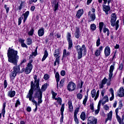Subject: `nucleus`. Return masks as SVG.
<instances>
[{
  "label": "nucleus",
  "mask_w": 124,
  "mask_h": 124,
  "mask_svg": "<svg viewBox=\"0 0 124 124\" xmlns=\"http://www.w3.org/2000/svg\"><path fill=\"white\" fill-rule=\"evenodd\" d=\"M7 57L8 58V62L15 65L13 67V72L16 74L20 73V65H17V63L19 60L18 51L15 50L11 47H9L7 50Z\"/></svg>",
  "instance_id": "f257e3e1"
},
{
  "label": "nucleus",
  "mask_w": 124,
  "mask_h": 124,
  "mask_svg": "<svg viewBox=\"0 0 124 124\" xmlns=\"http://www.w3.org/2000/svg\"><path fill=\"white\" fill-rule=\"evenodd\" d=\"M34 89L37 91L36 93L35 94V97H37L38 98V105H39L42 103V92L39 87V82H40V79L37 78V76L34 75Z\"/></svg>",
  "instance_id": "f03ea898"
},
{
  "label": "nucleus",
  "mask_w": 124,
  "mask_h": 124,
  "mask_svg": "<svg viewBox=\"0 0 124 124\" xmlns=\"http://www.w3.org/2000/svg\"><path fill=\"white\" fill-rule=\"evenodd\" d=\"M33 90H34V83L33 81H32L31 82V89L29 90L26 97L29 99L30 101H31L33 104H35L36 108L34 109V112H36V111H37V102L34 100V97H32Z\"/></svg>",
  "instance_id": "7ed1b4c3"
},
{
  "label": "nucleus",
  "mask_w": 124,
  "mask_h": 124,
  "mask_svg": "<svg viewBox=\"0 0 124 124\" xmlns=\"http://www.w3.org/2000/svg\"><path fill=\"white\" fill-rule=\"evenodd\" d=\"M114 70L115 63H113V64L110 66L108 75V80L109 81L107 83V86H110V85H111V83L110 82H111V79L113 77V71H114Z\"/></svg>",
  "instance_id": "20e7f679"
},
{
  "label": "nucleus",
  "mask_w": 124,
  "mask_h": 124,
  "mask_svg": "<svg viewBox=\"0 0 124 124\" xmlns=\"http://www.w3.org/2000/svg\"><path fill=\"white\" fill-rule=\"evenodd\" d=\"M32 60H30L27 67L25 68V74H30V72H31V70H32Z\"/></svg>",
  "instance_id": "39448f33"
},
{
  "label": "nucleus",
  "mask_w": 124,
  "mask_h": 124,
  "mask_svg": "<svg viewBox=\"0 0 124 124\" xmlns=\"http://www.w3.org/2000/svg\"><path fill=\"white\" fill-rule=\"evenodd\" d=\"M67 40L68 43V50H71L72 47H73V43L72 42V39H71V34L68 32L67 35Z\"/></svg>",
  "instance_id": "423d86ee"
},
{
  "label": "nucleus",
  "mask_w": 124,
  "mask_h": 124,
  "mask_svg": "<svg viewBox=\"0 0 124 124\" xmlns=\"http://www.w3.org/2000/svg\"><path fill=\"white\" fill-rule=\"evenodd\" d=\"M67 89L69 92H73V91H75L76 89V84L72 81H70L68 84Z\"/></svg>",
  "instance_id": "0eeeda50"
},
{
  "label": "nucleus",
  "mask_w": 124,
  "mask_h": 124,
  "mask_svg": "<svg viewBox=\"0 0 124 124\" xmlns=\"http://www.w3.org/2000/svg\"><path fill=\"white\" fill-rule=\"evenodd\" d=\"M91 96L93 98H94V100H96L97 98H98V96H99V90H98L96 92V90L95 89H93L91 91Z\"/></svg>",
  "instance_id": "6e6552de"
},
{
  "label": "nucleus",
  "mask_w": 124,
  "mask_h": 124,
  "mask_svg": "<svg viewBox=\"0 0 124 124\" xmlns=\"http://www.w3.org/2000/svg\"><path fill=\"white\" fill-rule=\"evenodd\" d=\"M116 21H117V16L115 13H112L110 16V23L112 27H115Z\"/></svg>",
  "instance_id": "1a4fd4ad"
},
{
  "label": "nucleus",
  "mask_w": 124,
  "mask_h": 124,
  "mask_svg": "<svg viewBox=\"0 0 124 124\" xmlns=\"http://www.w3.org/2000/svg\"><path fill=\"white\" fill-rule=\"evenodd\" d=\"M76 49L78 52L80 51L81 53H86L87 52V48H86V46L83 45L81 47L80 46H76Z\"/></svg>",
  "instance_id": "9d476101"
},
{
  "label": "nucleus",
  "mask_w": 124,
  "mask_h": 124,
  "mask_svg": "<svg viewBox=\"0 0 124 124\" xmlns=\"http://www.w3.org/2000/svg\"><path fill=\"white\" fill-rule=\"evenodd\" d=\"M97 124V119L93 116H90L88 118L87 124Z\"/></svg>",
  "instance_id": "9b49d317"
},
{
  "label": "nucleus",
  "mask_w": 124,
  "mask_h": 124,
  "mask_svg": "<svg viewBox=\"0 0 124 124\" xmlns=\"http://www.w3.org/2000/svg\"><path fill=\"white\" fill-rule=\"evenodd\" d=\"M102 6L103 11L105 12L106 15H108V14H109L108 12H109V11H110V10H111V7H110V6L104 4H103Z\"/></svg>",
  "instance_id": "f8f14e48"
},
{
  "label": "nucleus",
  "mask_w": 124,
  "mask_h": 124,
  "mask_svg": "<svg viewBox=\"0 0 124 124\" xmlns=\"http://www.w3.org/2000/svg\"><path fill=\"white\" fill-rule=\"evenodd\" d=\"M104 54L106 58L110 56V54H111V49H110V47L107 46L105 48Z\"/></svg>",
  "instance_id": "ddd939ff"
},
{
  "label": "nucleus",
  "mask_w": 124,
  "mask_h": 124,
  "mask_svg": "<svg viewBox=\"0 0 124 124\" xmlns=\"http://www.w3.org/2000/svg\"><path fill=\"white\" fill-rule=\"evenodd\" d=\"M60 111L61 112V117L60 119V123H62V122H63V112L64 111V104H62V105Z\"/></svg>",
  "instance_id": "4468645a"
},
{
  "label": "nucleus",
  "mask_w": 124,
  "mask_h": 124,
  "mask_svg": "<svg viewBox=\"0 0 124 124\" xmlns=\"http://www.w3.org/2000/svg\"><path fill=\"white\" fill-rule=\"evenodd\" d=\"M83 14H84V10H83V9H79L78 11L76 17L78 18V19H80Z\"/></svg>",
  "instance_id": "2eb2a0df"
},
{
  "label": "nucleus",
  "mask_w": 124,
  "mask_h": 124,
  "mask_svg": "<svg viewBox=\"0 0 124 124\" xmlns=\"http://www.w3.org/2000/svg\"><path fill=\"white\" fill-rule=\"evenodd\" d=\"M107 81H108V79L106 78H104L99 85V89H103L104 88V85L107 83Z\"/></svg>",
  "instance_id": "dca6fc26"
},
{
  "label": "nucleus",
  "mask_w": 124,
  "mask_h": 124,
  "mask_svg": "<svg viewBox=\"0 0 124 124\" xmlns=\"http://www.w3.org/2000/svg\"><path fill=\"white\" fill-rule=\"evenodd\" d=\"M119 109L118 108L115 109V114H116V119L119 124H122V118H121V117L119 116L118 114L119 113Z\"/></svg>",
  "instance_id": "f3484780"
},
{
  "label": "nucleus",
  "mask_w": 124,
  "mask_h": 124,
  "mask_svg": "<svg viewBox=\"0 0 124 124\" xmlns=\"http://www.w3.org/2000/svg\"><path fill=\"white\" fill-rule=\"evenodd\" d=\"M103 50V46H100L98 49L96 50L95 52V56L96 57H98V56H100V54L101 53L102 51Z\"/></svg>",
  "instance_id": "a211bd4d"
},
{
  "label": "nucleus",
  "mask_w": 124,
  "mask_h": 124,
  "mask_svg": "<svg viewBox=\"0 0 124 124\" xmlns=\"http://www.w3.org/2000/svg\"><path fill=\"white\" fill-rule=\"evenodd\" d=\"M88 16H89L90 18V21L93 22L94 20H95V14L93 13L92 14V12L89 11L88 12Z\"/></svg>",
  "instance_id": "6ab92c4d"
},
{
  "label": "nucleus",
  "mask_w": 124,
  "mask_h": 124,
  "mask_svg": "<svg viewBox=\"0 0 124 124\" xmlns=\"http://www.w3.org/2000/svg\"><path fill=\"white\" fill-rule=\"evenodd\" d=\"M60 54H61V51H60V49L58 48L55 50L53 55L55 58H56V59L57 58H58V59H60Z\"/></svg>",
  "instance_id": "aec40b11"
},
{
  "label": "nucleus",
  "mask_w": 124,
  "mask_h": 124,
  "mask_svg": "<svg viewBox=\"0 0 124 124\" xmlns=\"http://www.w3.org/2000/svg\"><path fill=\"white\" fill-rule=\"evenodd\" d=\"M75 37L76 38H79L80 37V28L78 27L76 28V31L75 32Z\"/></svg>",
  "instance_id": "412c9836"
},
{
  "label": "nucleus",
  "mask_w": 124,
  "mask_h": 124,
  "mask_svg": "<svg viewBox=\"0 0 124 124\" xmlns=\"http://www.w3.org/2000/svg\"><path fill=\"white\" fill-rule=\"evenodd\" d=\"M119 97H124V89L123 87H121L119 89V92L118 93Z\"/></svg>",
  "instance_id": "4be33fe9"
},
{
  "label": "nucleus",
  "mask_w": 124,
  "mask_h": 124,
  "mask_svg": "<svg viewBox=\"0 0 124 124\" xmlns=\"http://www.w3.org/2000/svg\"><path fill=\"white\" fill-rule=\"evenodd\" d=\"M113 115V111L111 110L108 114V117L105 120V123H107L108 121H111L112 120V115Z\"/></svg>",
  "instance_id": "5701e85b"
},
{
  "label": "nucleus",
  "mask_w": 124,
  "mask_h": 124,
  "mask_svg": "<svg viewBox=\"0 0 124 124\" xmlns=\"http://www.w3.org/2000/svg\"><path fill=\"white\" fill-rule=\"evenodd\" d=\"M15 94H16L15 91H9L8 92V96L9 97H14V96H15Z\"/></svg>",
  "instance_id": "b1692460"
},
{
  "label": "nucleus",
  "mask_w": 124,
  "mask_h": 124,
  "mask_svg": "<svg viewBox=\"0 0 124 124\" xmlns=\"http://www.w3.org/2000/svg\"><path fill=\"white\" fill-rule=\"evenodd\" d=\"M55 78L57 82V89H59V82H60V74L58 72H56L55 74Z\"/></svg>",
  "instance_id": "393cba45"
},
{
  "label": "nucleus",
  "mask_w": 124,
  "mask_h": 124,
  "mask_svg": "<svg viewBox=\"0 0 124 124\" xmlns=\"http://www.w3.org/2000/svg\"><path fill=\"white\" fill-rule=\"evenodd\" d=\"M71 52L67 51L66 49H64L63 50V56L62 58H66V57H68V56H70Z\"/></svg>",
  "instance_id": "a878e982"
},
{
  "label": "nucleus",
  "mask_w": 124,
  "mask_h": 124,
  "mask_svg": "<svg viewBox=\"0 0 124 124\" xmlns=\"http://www.w3.org/2000/svg\"><path fill=\"white\" fill-rule=\"evenodd\" d=\"M44 28H42L38 31V35L40 37L43 36L44 35Z\"/></svg>",
  "instance_id": "bb28decb"
},
{
  "label": "nucleus",
  "mask_w": 124,
  "mask_h": 124,
  "mask_svg": "<svg viewBox=\"0 0 124 124\" xmlns=\"http://www.w3.org/2000/svg\"><path fill=\"white\" fill-rule=\"evenodd\" d=\"M29 15H30V11H27L25 12V14L22 15V16H24V22H25L27 21V19H28V17H29Z\"/></svg>",
  "instance_id": "cd10ccee"
},
{
  "label": "nucleus",
  "mask_w": 124,
  "mask_h": 124,
  "mask_svg": "<svg viewBox=\"0 0 124 124\" xmlns=\"http://www.w3.org/2000/svg\"><path fill=\"white\" fill-rule=\"evenodd\" d=\"M16 76L17 74H16V73H15L13 71L11 72L9 75L10 78L12 80H14V79H15V77H16Z\"/></svg>",
  "instance_id": "c85d7f7f"
},
{
  "label": "nucleus",
  "mask_w": 124,
  "mask_h": 124,
  "mask_svg": "<svg viewBox=\"0 0 124 124\" xmlns=\"http://www.w3.org/2000/svg\"><path fill=\"white\" fill-rule=\"evenodd\" d=\"M48 55L49 54L48 53V51H47V50H45L44 55L42 59V62H44V61L47 59V57H48Z\"/></svg>",
  "instance_id": "c756f323"
},
{
  "label": "nucleus",
  "mask_w": 124,
  "mask_h": 124,
  "mask_svg": "<svg viewBox=\"0 0 124 124\" xmlns=\"http://www.w3.org/2000/svg\"><path fill=\"white\" fill-rule=\"evenodd\" d=\"M47 87H48V84L45 83L42 86L41 91L45 92L47 89Z\"/></svg>",
  "instance_id": "7c9ffc66"
},
{
  "label": "nucleus",
  "mask_w": 124,
  "mask_h": 124,
  "mask_svg": "<svg viewBox=\"0 0 124 124\" xmlns=\"http://www.w3.org/2000/svg\"><path fill=\"white\" fill-rule=\"evenodd\" d=\"M109 92L111 93V97L109 98V100L110 101H112V100L114 99V90H113L112 88H110Z\"/></svg>",
  "instance_id": "2f4dec72"
},
{
  "label": "nucleus",
  "mask_w": 124,
  "mask_h": 124,
  "mask_svg": "<svg viewBox=\"0 0 124 124\" xmlns=\"http://www.w3.org/2000/svg\"><path fill=\"white\" fill-rule=\"evenodd\" d=\"M68 104L70 112H72V111H73V106H72V102L70 101L68 102Z\"/></svg>",
  "instance_id": "473e14b6"
},
{
  "label": "nucleus",
  "mask_w": 124,
  "mask_h": 124,
  "mask_svg": "<svg viewBox=\"0 0 124 124\" xmlns=\"http://www.w3.org/2000/svg\"><path fill=\"white\" fill-rule=\"evenodd\" d=\"M80 119L82 120V121H85L86 120V113L85 112H82L80 114Z\"/></svg>",
  "instance_id": "72a5a7b5"
},
{
  "label": "nucleus",
  "mask_w": 124,
  "mask_h": 124,
  "mask_svg": "<svg viewBox=\"0 0 124 124\" xmlns=\"http://www.w3.org/2000/svg\"><path fill=\"white\" fill-rule=\"evenodd\" d=\"M104 26V23L103 22H100L99 23V31L100 33L102 32V29H103V26Z\"/></svg>",
  "instance_id": "f704fd0d"
},
{
  "label": "nucleus",
  "mask_w": 124,
  "mask_h": 124,
  "mask_svg": "<svg viewBox=\"0 0 124 124\" xmlns=\"http://www.w3.org/2000/svg\"><path fill=\"white\" fill-rule=\"evenodd\" d=\"M32 56H34V57L37 56V47L35 49L34 52H32V54L30 55L31 58H32Z\"/></svg>",
  "instance_id": "c9c22d12"
},
{
  "label": "nucleus",
  "mask_w": 124,
  "mask_h": 124,
  "mask_svg": "<svg viewBox=\"0 0 124 124\" xmlns=\"http://www.w3.org/2000/svg\"><path fill=\"white\" fill-rule=\"evenodd\" d=\"M24 5H25V1H21L20 5L18 6V9L21 10Z\"/></svg>",
  "instance_id": "e433bc0d"
},
{
  "label": "nucleus",
  "mask_w": 124,
  "mask_h": 124,
  "mask_svg": "<svg viewBox=\"0 0 124 124\" xmlns=\"http://www.w3.org/2000/svg\"><path fill=\"white\" fill-rule=\"evenodd\" d=\"M63 83H64V79L63 78L60 81V84H59V88H62V87H63Z\"/></svg>",
  "instance_id": "4c0bfd02"
},
{
  "label": "nucleus",
  "mask_w": 124,
  "mask_h": 124,
  "mask_svg": "<svg viewBox=\"0 0 124 124\" xmlns=\"http://www.w3.org/2000/svg\"><path fill=\"white\" fill-rule=\"evenodd\" d=\"M79 110H80V108H76L75 109L74 116H77V114H78L79 112Z\"/></svg>",
  "instance_id": "58836bf2"
},
{
  "label": "nucleus",
  "mask_w": 124,
  "mask_h": 124,
  "mask_svg": "<svg viewBox=\"0 0 124 124\" xmlns=\"http://www.w3.org/2000/svg\"><path fill=\"white\" fill-rule=\"evenodd\" d=\"M5 104H3V107L2 109V114L3 115V117H4V115H5Z\"/></svg>",
  "instance_id": "ea45409f"
},
{
  "label": "nucleus",
  "mask_w": 124,
  "mask_h": 124,
  "mask_svg": "<svg viewBox=\"0 0 124 124\" xmlns=\"http://www.w3.org/2000/svg\"><path fill=\"white\" fill-rule=\"evenodd\" d=\"M78 60H80V59H82V57H83V52H81V51H78Z\"/></svg>",
  "instance_id": "a19ab883"
},
{
  "label": "nucleus",
  "mask_w": 124,
  "mask_h": 124,
  "mask_svg": "<svg viewBox=\"0 0 124 124\" xmlns=\"http://www.w3.org/2000/svg\"><path fill=\"white\" fill-rule=\"evenodd\" d=\"M27 45H31V44H32V40H31V38H28L27 39Z\"/></svg>",
  "instance_id": "79ce46f5"
},
{
  "label": "nucleus",
  "mask_w": 124,
  "mask_h": 124,
  "mask_svg": "<svg viewBox=\"0 0 124 124\" xmlns=\"http://www.w3.org/2000/svg\"><path fill=\"white\" fill-rule=\"evenodd\" d=\"M77 97L78 99H79V100H81V99H82L83 98V94L80 93H78L77 94Z\"/></svg>",
  "instance_id": "37998d69"
},
{
  "label": "nucleus",
  "mask_w": 124,
  "mask_h": 124,
  "mask_svg": "<svg viewBox=\"0 0 124 124\" xmlns=\"http://www.w3.org/2000/svg\"><path fill=\"white\" fill-rule=\"evenodd\" d=\"M91 29L92 31H95V30H96V25H95L94 24H91Z\"/></svg>",
  "instance_id": "c03bdc74"
},
{
  "label": "nucleus",
  "mask_w": 124,
  "mask_h": 124,
  "mask_svg": "<svg viewBox=\"0 0 124 124\" xmlns=\"http://www.w3.org/2000/svg\"><path fill=\"white\" fill-rule=\"evenodd\" d=\"M93 102L90 103V109L92 110V112H93V111H94V107L93 106Z\"/></svg>",
  "instance_id": "a18cd8bd"
},
{
  "label": "nucleus",
  "mask_w": 124,
  "mask_h": 124,
  "mask_svg": "<svg viewBox=\"0 0 124 124\" xmlns=\"http://www.w3.org/2000/svg\"><path fill=\"white\" fill-rule=\"evenodd\" d=\"M57 62L58 64H60V59H59V58H56L55 61L54 63V66H56V65H57Z\"/></svg>",
  "instance_id": "49530a36"
},
{
  "label": "nucleus",
  "mask_w": 124,
  "mask_h": 124,
  "mask_svg": "<svg viewBox=\"0 0 124 124\" xmlns=\"http://www.w3.org/2000/svg\"><path fill=\"white\" fill-rule=\"evenodd\" d=\"M33 32H34V30L33 29H32L30 31H29L28 34L29 35L32 36V35H33Z\"/></svg>",
  "instance_id": "de8ad7c7"
},
{
  "label": "nucleus",
  "mask_w": 124,
  "mask_h": 124,
  "mask_svg": "<svg viewBox=\"0 0 124 124\" xmlns=\"http://www.w3.org/2000/svg\"><path fill=\"white\" fill-rule=\"evenodd\" d=\"M55 100H57V102L59 103L60 105H62V98L58 97V98H56Z\"/></svg>",
  "instance_id": "09e8293b"
},
{
  "label": "nucleus",
  "mask_w": 124,
  "mask_h": 124,
  "mask_svg": "<svg viewBox=\"0 0 124 124\" xmlns=\"http://www.w3.org/2000/svg\"><path fill=\"white\" fill-rule=\"evenodd\" d=\"M87 101H88V97L87 96H85L83 101V105H84V106H86V103H87Z\"/></svg>",
  "instance_id": "8fccbe9b"
},
{
  "label": "nucleus",
  "mask_w": 124,
  "mask_h": 124,
  "mask_svg": "<svg viewBox=\"0 0 124 124\" xmlns=\"http://www.w3.org/2000/svg\"><path fill=\"white\" fill-rule=\"evenodd\" d=\"M58 8H59V3H57L56 4H55L54 5V11L56 12L57 10H58Z\"/></svg>",
  "instance_id": "3c124183"
},
{
  "label": "nucleus",
  "mask_w": 124,
  "mask_h": 124,
  "mask_svg": "<svg viewBox=\"0 0 124 124\" xmlns=\"http://www.w3.org/2000/svg\"><path fill=\"white\" fill-rule=\"evenodd\" d=\"M96 46L98 47L100 45V38H98L96 41Z\"/></svg>",
  "instance_id": "603ef678"
},
{
  "label": "nucleus",
  "mask_w": 124,
  "mask_h": 124,
  "mask_svg": "<svg viewBox=\"0 0 124 124\" xmlns=\"http://www.w3.org/2000/svg\"><path fill=\"white\" fill-rule=\"evenodd\" d=\"M74 121L75 122V123L76 124H79V120H78L77 116H74Z\"/></svg>",
  "instance_id": "864d4df0"
},
{
  "label": "nucleus",
  "mask_w": 124,
  "mask_h": 124,
  "mask_svg": "<svg viewBox=\"0 0 124 124\" xmlns=\"http://www.w3.org/2000/svg\"><path fill=\"white\" fill-rule=\"evenodd\" d=\"M20 100L19 99H18L16 101V104H15V107L16 108L18 107V106L20 105Z\"/></svg>",
  "instance_id": "5fc2aeb1"
},
{
  "label": "nucleus",
  "mask_w": 124,
  "mask_h": 124,
  "mask_svg": "<svg viewBox=\"0 0 124 124\" xmlns=\"http://www.w3.org/2000/svg\"><path fill=\"white\" fill-rule=\"evenodd\" d=\"M123 67H124V63H120L119 66V70H123Z\"/></svg>",
  "instance_id": "6e6d98bb"
},
{
  "label": "nucleus",
  "mask_w": 124,
  "mask_h": 124,
  "mask_svg": "<svg viewBox=\"0 0 124 124\" xmlns=\"http://www.w3.org/2000/svg\"><path fill=\"white\" fill-rule=\"evenodd\" d=\"M4 8L6 10V13H8V12H9V7H7V5L6 4H5Z\"/></svg>",
  "instance_id": "4d7b16f0"
},
{
  "label": "nucleus",
  "mask_w": 124,
  "mask_h": 124,
  "mask_svg": "<svg viewBox=\"0 0 124 124\" xmlns=\"http://www.w3.org/2000/svg\"><path fill=\"white\" fill-rule=\"evenodd\" d=\"M24 19V17H20L18 18V26H20L21 25V23H22V20Z\"/></svg>",
  "instance_id": "13d9d810"
},
{
  "label": "nucleus",
  "mask_w": 124,
  "mask_h": 124,
  "mask_svg": "<svg viewBox=\"0 0 124 124\" xmlns=\"http://www.w3.org/2000/svg\"><path fill=\"white\" fill-rule=\"evenodd\" d=\"M109 31V29L108 28H106V27H104L103 29V31L104 33H106V32H108Z\"/></svg>",
  "instance_id": "bf43d9fd"
},
{
  "label": "nucleus",
  "mask_w": 124,
  "mask_h": 124,
  "mask_svg": "<svg viewBox=\"0 0 124 124\" xmlns=\"http://www.w3.org/2000/svg\"><path fill=\"white\" fill-rule=\"evenodd\" d=\"M52 94L53 98L55 99L56 96H57V93H55V92H54V91H52Z\"/></svg>",
  "instance_id": "052dcab7"
},
{
  "label": "nucleus",
  "mask_w": 124,
  "mask_h": 124,
  "mask_svg": "<svg viewBox=\"0 0 124 124\" xmlns=\"http://www.w3.org/2000/svg\"><path fill=\"white\" fill-rule=\"evenodd\" d=\"M44 79L45 80H48L49 79V75L47 74H45L44 76Z\"/></svg>",
  "instance_id": "680f3d73"
},
{
  "label": "nucleus",
  "mask_w": 124,
  "mask_h": 124,
  "mask_svg": "<svg viewBox=\"0 0 124 124\" xmlns=\"http://www.w3.org/2000/svg\"><path fill=\"white\" fill-rule=\"evenodd\" d=\"M7 81L6 79H5L4 81V89H6L7 88Z\"/></svg>",
  "instance_id": "e2e57ef3"
},
{
  "label": "nucleus",
  "mask_w": 124,
  "mask_h": 124,
  "mask_svg": "<svg viewBox=\"0 0 124 124\" xmlns=\"http://www.w3.org/2000/svg\"><path fill=\"white\" fill-rule=\"evenodd\" d=\"M65 75V71L64 70H62L61 72V76H64Z\"/></svg>",
  "instance_id": "0e129e2a"
},
{
  "label": "nucleus",
  "mask_w": 124,
  "mask_h": 124,
  "mask_svg": "<svg viewBox=\"0 0 124 124\" xmlns=\"http://www.w3.org/2000/svg\"><path fill=\"white\" fill-rule=\"evenodd\" d=\"M106 93V90H105V89H103L102 91H101V95L102 96H104V93Z\"/></svg>",
  "instance_id": "69168bd1"
},
{
  "label": "nucleus",
  "mask_w": 124,
  "mask_h": 124,
  "mask_svg": "<svg viewBox=\"0 0 124 124\" xmlns=\"http://www.w3.org/2000/svg\"><path fill=\"white\" fill-rule=\"evenodd\" d=\"M104 109L107 111L108 110H109V107H108V105H106L104 106Z\"/></svg>",
  "instance_id": "338daca9"
},
{
  "label": "nucleus",
  "mask_w": 124,
  "mask_h": 124,
  "mask_svg": "<svg viewBox=\"0 0 124 124\" xmlns=\"http://www.w3.org/2000/svg\"><path fill=\"white\" fill-rule=\"evenodd\" d=\"M21 46L23 48H28V46H27V45H26V44L24 43L21 44Z\"/></svg>",
  "instance_id": "774afa93"
}]
</instances>
